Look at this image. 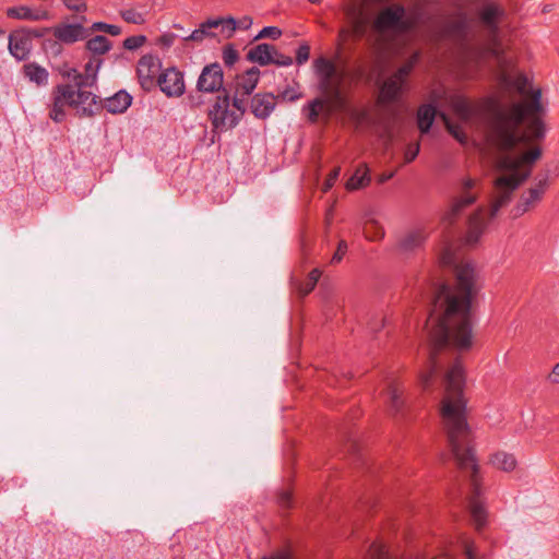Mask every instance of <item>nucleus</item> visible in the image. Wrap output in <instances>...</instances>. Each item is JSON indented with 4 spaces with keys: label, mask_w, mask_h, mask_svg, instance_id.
<instances>
[{
    "label": "nucleus",
    "mask_w": 559,
    "mask_h": 559,
    "mask_svg": "<svg viewBox=\"0 0 559 559\" xmlns=\"http://www.w3.org/2000/svg\"><path fill=\"white\" fill-rule=\"evenodd\" d=\"M445 396L442 401L443 419L448 444L457 467L469 477L472 493L469 512L477 530L487 520V511L480 500L478 465L473 447V433L466 419V403L463 399L464 371L456 361L445 374Z\"/></svg>",
    "instance_id": "nucleus-3"
},
{
    "label": "nucleus",
    "mask_w": 559,
    "mask_h": 559,
    "mask_svg": "<svg viewBox=\"0 0 559 559\" xmlns=\"http://www.w3.org/2000/svg\"><path fill=\"white\" fill-rule=\"evenodd\" d=\"M369 555L372 559H393L390 557L384 545L372 543L369 547Z\"/></svg>",
    "instance_id": "nucleus-44"
},
{
    "label": "nucleus",
    "mask_w": 559,
    "mask_h": 559,
    "mask_svg": "<svg viewBox=\"0 0 559 559\" xmlns=\"http://www.w3.org/2000/svg\"><path fill=\"white\" fill-rule=\"evenodd\" d=\"M247 96H241V93H238L236 90V93L233 97V106L237 111V115H240V119L242 118L243 114L246 112V98Z\"/></svg>",
    "instance_id": "nucleus-48"
},
{
    "label": "nucleus",
    "mask_w": 559,
    "mask_h": 559,
    "mask_svg": "<svg viewBox=\"0 0 559 559\" xmlns=\"http://www.w3.org/2000/svg\"><path fill=\"white\" fill-rule=\"evenodd\" d=\"M370 182L368 169L364 166L358 168L355 174L346 182L347 190H358L366 187Z\"/></svg>",
    "instance_id": "nucleus-32"
},
{
    "label": "nucleus",
    "mask_w": 559,
    "mask_h": 559,
    "mask_svg": "<svg viewBox=\"0 0 559 559\" xmlns=\"http://www.w3.org/2000/svg\"><path fill=\"white\" fill-rule=\"evenodd\" d=\"M132 103V96L126 91H119L114 96L106 98L105 107L110 114L124 112Z\"/></svg>",
    "instance_id": "nucleus-22"
},
{
    "label": "nucleus",
    "mask_w": 559,
    "mask_h": 559,
    "mask_svg": "<svg viewBox=\"0 0 559 559\" xmlns=\"http://www.w3.org/2000/svg\"><path fill=\"white\" fill-rule=\"evenodd\" d=\"M403 85L404 82L399 80V78L396 79L393 75L390 76L383 82L381 86L380 97L382 98V100L388 103L395 102L402 93Z\"/></svg>",
    "instance_id": "nucleus-24"
},
{
    "label": "nucleus",
    "mask_w": 559,
    "mask_h": 559,
    "mask_svg": "<svg viewBox=\"0 0 559 559\" xmlns=\"http://www.w3.org/2000/svg\"><path fill=\"white\" fill-rule=\"evenodd\" d=\"M32 40L24 31H15L9 35L10 53L19 61L27 59Z\"/></svg>",
    "instance_id": "nucleus-17"
},
{
    "label": "nucleus",
    "mask_w": 559,
    "mask_h": 559,
    "mask_svg": "<svg viewBox=\"0 0 559 559\" xmlns=\"http://www.w3.org/2000/svg\"><path fill=\"white\" fill-rule=\"evenodd\" d=\"M448 29L453 34H463L466 29V20L465 17H461L459 20L452 21L448 24Z\"/></svg>",
    "instance_id": "nucleus-50"
},
{
    "label": "nucleus",
    "mask_w": 559,
    "mask_h": 559,
    "mask_svg": "<svg viewBox=\"0 0 559 559\" xmlns=\"http://www.w3.org/2000/svg\"><path fill=\"white\" fill-rule=\"evenodd\" d=\"M439 115H440V117H441V119H442V121H443V123H444V126H445V128H447L448 132H449V133H450V134H451L455 140H457L460 143H462V144L466 143V141H467V135H466V133L462 130V128H461L460 126H457V124H454L445 114L441 112V114H439Z\"/></svg>",
    "instance_id": "nucleus-36"
},
{
    "label": "nucleus",
    "mask_w": 559,
    "mask_h": 559,
    "mask_svg": "<svg viewBox=\"0 0 559 559\" xmlns=\"http://www.w3.org/2000/svg\"><path fill=\"white\" fill-rule=\"evenodd\" d=\"M275 47L270 44H259L247 53V59L262 67L272 64Z\"/></svg>",
    "instance_id": "nucleus-20"
},
{
    "label": "nucleus",
    "mask_w": 559,
    "mask_h": 559,
    "mask_svg": "<svg viewBox=\"0 0 559 559\" xmlns=\"http://www.w3.org/2000/svg\"><path fill=\"white\" fill-rule=\"evenodd\" d=\"M222 20H207L206 22L202 23L201 26L197 29H194L189 36L185 37V40H192V41H202L207 36H213V34L210 33L211 28H215L218 25H221Z\"/></svg>",
    "instance_id": "nucleus-31"
},
{
    "label": "nucleus",
    "mask_w": 559,
    "mask_h": 559,
    "mask_svg": "<svg viewBox=\"0 0 559 559\" xmlns=\"http://www.w3.org/2000/svg\"><path fill=\"white\" fill-rule=\"evenodd\" d=\"M221 20H222L221 24L226 25V27L228 29H230L231 32L237 29V20H235L234 17H227V19H221Z\"/></svg>",
    "instance_id": "nucleus-61"
},
{
    "label": "nucleus",
    "mask_w": 559,
    "mask_h": 559,
    "mask_svg": "<svg viewBox=\"0 0 559 559\" xmlns=\"http://www.w3.org/2000/svg\"><path fill=\"white\" fill-rule=\"evenodd\" d=\"M428 237L425 227H416L408 230L399 241V249L402 252H413L420 248Z\"/></svg>",
    "instance_id": "nucleus-18"
},
{
    "label": "nucleus",
    "mask_w": 559,
    "mask_h": 559,
    "mask_svg": "<svg viewBox=\"0 0 559 559\" xmlns=\"http://www.w3.org/2000/svg\"><path fill=\"white\" fill-rule=\"evenodd\" d=\"M542 92H532L527 103H513L504 107L492 97H485L473 103L461 94L449 98L454 114L465 123L477 118L486 122V135L490 144L500 151H512L518 144H528L534 140H542L546 134V127L536 115L543 111Z\"/></svg>",
    "instance_id": "nucleus-2"
},
{
    "label": "nucleus",
    "mask_w": 559,
    "mask_h": 559,
    "mask_svg": "<svg viewBox=\"0 0 559 559\" xmlns=\"http://www.w3.org/2000/svg\"><path fill=\"white\" fill-rule=\"evenodd\" d=\"M53 104L49 112V117L56 121L61 122L64 119V106H69V100H72V95L67 85H57L52 91Z\"/></svg>",
    "instance_id": "nucleus-16"
},
{
    "label": "nucleus",
    "mask_w": 559,
    "mask_h": 559,
    "mask_svg": "<svg viewBox=\"0 0 559 559\" xmlns=\"http://www.w3.org/2000/svg\"><path fill=\"white\" fill-rule=\"evenodd\" d=\"M70 94L72 95V100H69V107H72L76 110L79 116L92 117L95 115L96 110L99 109L97 104V96L92 92L84 91V87H75L72 84H66Z\"/></svg>",
    "instance_id": "nucleus-12"
},
{
    "label": "nucleus",
    "mask_w": 559,
    "mask_h": 559,
    "mask_svg": "<svg viewBox=\"0 0 559 559\" xmlns=\"http://www.w3.org/2000/svg\"><path fill=\"white\" fill-rule=\"evenodd\" d=\"M438 115L437 108L431 104H425L419 106L417 110V126L423 134L430 131V128Z\"/></svg>",
    "instance_id": "nucleus-23"
},
{
    "label": "nucleus",
    "mask_w": 559,
    "mask_h": 559,
    "mask_svg": "<svg viewBox=\"0 0 559 559\" xmlns=\"http://www.w3.org/2000/svg\"><path fill=\"white\" fill-rule=\"evenodd\" d=\"M501 79L506 85H511L515 87L520 94H525L526 88L530 84L528 79L523 73L518 74L514 80H512L507 74H503Z\"/></svg>",
    "instance_id": "nucleus-39"
},
{
    "label": "nucleus",
    "mask_w": 559,
    "mask_h": 559,
    "mask_svg": "<svg viewBox=\"0 0 559 559\" xmlns=\"http://www.w3.org/2000/svg\"><path fill=\"white\" fill-rule=\"evenodd\" d=\"M341 173V168L336 167L334 168L330 175L328 176L325 182H324V191H328L330 188L333 187L334 182L337 180Z\"/></svg>",
    "instance_id": "nucleus-55"
},
{
    "label": "nucleus",
    "mask_w": 559,
    "mask_h": 559,
    "mask_svg": "<svg viewBox=\"0 0 559 559\" xmlns=\"http://www.w3.org/2000/svg\"><path fill=\"white\" fill-rule=\"evenodd\" d=\"M465 555H466V558L467 559H475V554H474V550L471 546L466 545L465 546Z\"/></svg>",
    "instance_id": "nucleus-63"
},
{
    "label": "nucleus",
    "mask_w": 559,
    "mask_h": 559,
    "mask_svg": "<svg viewBox=\"0 0 559 559\" xmlns=\"http://www.w3.org/2000/svg\"><path fill=\"white\" fill-rule=\"evenodd\" d=\"M197 90L201 93H227L224 87V72L218 62L206 64L197 81Z\"/></svg>",
    "instance_id": "nucleus-10"
},
{
    "label": "nucleus",
    "mask_w": 559,
    "mask_h": 559,
    "mask_svg": "<svg viewBox=\"0 0 559 559\" xmlns=\"http://www.w3.org/2000/svg\"><path fill=\"white\" fill-rule=\"evenodd\" d=\"M53 37L66 45H72L76 41L85 40L91 36V29H87L82 23H59L52 27Z\"/></svg>",
    "instance_id": "nucleus-13"
},
{
    "label": "nucleus",
    "mask_w": 559,
    "mask_h": 559,
    "mask_svg": "<svg viewBox=\"0 0 559 559\" xmlns=\"http://www.w3.org/2000/svg\"><path fill=\"white\" fill-rule=\"evenodd\" d=\"M477 181L473 178H463L456 189V195L452 200L450 210L443 216V223L448 226L454 224L463 211L474 204L478 199V193L474 191Z\"/></svg>",
    "instance_id": "nucleus-7"
},
{
    "label": "nucleus",
    "mask_w": 559,
    "mask_h": 559,
    "mask_svg": "<svg viewBox=\"0 0 559 559\" xmlns=\"http://www.w3.org/2000/svg\"><path fill=\"white\" fill-rule=\"evenodd\" d=\"M7 15L11 19H16V20L38 21V20L43 19L45 14L34 12L28 7L21 5V7L8 8Z\"/></svg>",
    "instance_id": "nucleus-30"
},
{
    "label": "nucleus",
    "mask_w": 559,
    "mask_h": 559,
    "mask_svg": "<svg viewBox=\"0 0 559 559\" xmlns=\"http://www.w3.org/2000/svg\"><path fill=\"white\" fill-rule=\"evenodd\" d=\"M440 263L453 269L455 285L441 284L433 290L425 325L428 336L427 365L419 376L424 389L438 373L437 355L440 352L450 345L459 350H467L473 344L471 305L478 289L475 266L469 261L459 260L451 247L444 248Z\"/></svg>",
    "instance_id": "nucleus-1"
},
{
    "label": "nucleus",
    "mask_w": 559,
    "mask_h": 559,
    "mask_svg": "<svg viewBox=\"0 0 559 559\" xmlns=\"http://www.w3.org/2000/svg\"><path fill=\"white\" fill-rule=\"evenodd\" d=\"M62 2L72 11L81 12L86 10V4L83 0H62Z\"/></svg>",
    "instance_id": "nucleus-54"
},
{
    "label": "nucleus",
    "mask_w": 559,
    "mask_h": 559,
    "mask_svg": "<svg viewBox=\"0 0 559 559\" xmlns=\"http://www.w3.org/2000/svg\"><path fill=\"white\" fill-rule=\"evenodd\" d=\"M320 276H321V271L319 269H313L309 273L306 282L300 285L299 289H300L301 295L305 296V295H308L310 292H312L320 278Z\"/></svg>",
    "instance_id": "nucleus-42"
},
{
    "label": "nucleus",
    "mask_w": 559,
    "mask_h": 559,
    "mask_svg": "<svg viewBox=\"0 0 559 559\" xmlns=\"http://www.w3.org/2000/svg\"><path fill=\"white\" fill-rule=\"evenodd\" d=\"M272 64H276L278 67H289L293 64V58L286 55L281 53L275 48V53H273Z\"/></svg>",
    "instance_id": "nucleus-49"
},
{
    "label": "nucleus",
    "mask_w": 559,
    "mask_h": 559,
    "mask_svg": "<svg viewBox=\"0 0 559 559\" xmlns=\"http://www.w3.org/2000/svg\"><path fill=\"white\" fill-rule=\"evenodd\" d=\"M342 80V76L337 79H335V76L333 79L319 78V88L329 99L335 102L341 100Z\"/></svg>",
    "instance_id": "nucleus-25"
},
{
    "label": "nucleus",
    "mask_w": 559,
    "mask_h": 559,
    "mask_svg": "<svg viewBox=\"0 0 559 559\" xmlns=\"http://www.w3.org/2000/svg\"><path fill=\"white\" fill-rule=\"evenodd\" d=\"M85 48L93 55L100 56L111 50L112 43L104 35H96L86 40Z\"/></svg>",
    "instance_id": "nucleus-28"
},
{
    "label": "nucleus",
    "mask_w": 559,
    "mask_h": 559,
    "mask_svg": "<svg viewBox=\"0 0 559 559\" xmlns=\"http://www.w3.org/2000/svg\"><path fill=\"white\" fill-rule=\"evenodd\" d=\"M310 57V47L307 44H302L299 46L296 52V62L297 64H304L308 61Z\"/></svg>",
    "instance_id": "nucleus-52"
},
{
    "label": "nucleus",
    "mask_w": 559,
    "mask_h": 559,
    "mask_svg": "<svg viewBox=\"0 0 559 559\" xmlns=\"http://www.w3.org/2000/svg\"><path fill=\"white\" fill-rule=\"evenodd\" d=\"M547 188L548 176L545 175L543 178L538 179L533 187L522 192L516 204L511 210L512 217L518 218L526 212L534 210L543 200Z\"/></svg>",
    "instance_id": "nucleus-9"
},
{
    "label": "nucleus",
    "mask_w": 559,
    "mask_h": 559,
    "mask_svg": "<svg viewBox=\"0 0 559 559\" xmlns=\"http://www.w3.org/2000/svg\"><path fill=\"white\" fill-rule=\"evenodd\" d=\"M540 156L542 150L534 147L519 156L506 155L500 158L498 167L503 174L493 181L495 193L489 216L484 207H478L469 216L464 238L467 246L478 242L489 219L493 218L500 209L511 201L513 192L530 178L533 165Z\"/></svg>",
    "instance_id": "nucleus-4"
},
{
    "label": "nucleus",
    "mask_w": 559,
    "mask_h": 559,
    "mask_svg": "<svg viewBox=\"0 0 559 559\" xmlns=\"http://www.w3.org/2000/svg\"><path fill=\"white\" fill-rule=\"evenodd\" d=\"M393 176H394V173L382 174V175L379 177V182H380V183H383V182H385V181L390 180Z\"/></svg>",
    "instance_id": "nucleus-64"
},
{
    "label": "nucleus",
    "mask_w": 559,
    "mask_h": 559,
    "mask_svg": "<svg viewBox=\"0 0 559 559\" xmlns=\"http://www.w3.org/2000/svg\"><path fill=\"white\" fill-rule=\"evenodd\" d=\"M87 29H91V34L95 32H102L111 36H119L122 32L120 26L105 22H95L91 25V27H87Z\"/></svg>",
    "instance_id": "nucleus-40"
},
{
    "label": "nucleus",
    "mask_w": 559,
    "mask_h": 559,
    "mask_svg": "<svg viewBox=\"0 0 559 559\" xmlns=\"http://www.w3.org/2000/svg\"><path fill=\"white\" fill-rule=\"evenodd\" d=\"M325 100L322 98H314L304 109L308 110L307 118L310 122L316 123L319 118L320 110L323 108Z\"/></svg>",
    "instance_id": "nucleus-41"
},
{
    "label": "nucleus",
    "mask_w": 559,
    "mask_h": 559,
    "mask_svg": "<svg viewBox=\"0 0 559 559\" xmlns=\"http://www.w3.org/2000/svg\"><path fill=\"white\" fill-rule=\"evenodd\" d=\"M120 15L127 23L141 25L145 22L144 15L134 9L122 10Z\"/></svg>",
    "instance_id": "nucleus-43"
},
{
    "label": "nucleus",
    "mask_w": 559,
    "mask_h": 559,
    "mask_svg": "<svg viewBox=\"0 0 559 559\" xmlns=\"http://www.w3.org/2000/svg\"><path fill=\"white\" fill-rule=\"evenodd\" d=\"M60 74L64 79L71 80V84L74 86V88L86 87V83H88L86 79H83V74L80 73L75 68L66 67L64 69L60 70Z\"/></svg>",
    "instance_id": "nucleus-38"
},
{
    "label": "nucleus",
    "mask_w": 559,
    "mask_h": 559,
    "mask_svg": "<svg viewBox=\"0 0 559 559\" xmlns=\"http://www.w3.org/2000/svg\"><path fill=\"white\" fill-rule=\"evenodd\" d=\"M403 392H404V389L399 381L393 380L389 383L388 396H389V402H390V409L394 414H399L403 409V406H404Z\"/></svg>",
    "instance_id": "nucleus-26"
},
{
    "label": "nucleus",
    "mask_w": 559,
    "mask_h": 559,
    "mask_svg": "<svg viewBox=\"0 0 559 559\" xmlns=\"http://www.w3.org/2000/svg\"><path fill=\"white\" fill-rule=\"evenodd\" d=\"M188 102L191 108L200 107L203 104V99L200 95H189Z\"/></svg>",
    "instance_id": "nucleus-59"
},
{
    "label": "nucleus",
    "mask_w": 559,
    "mask_h": 559,
    "mask_svg": "<svg viewBox=\"0 0 559 559\" xmlns=\"http://www.w3.org/2000/svg\"><path fill=\"white\" fill-rule=\"evenodd\" d=\"M156 85L168 97H179L186 91L183 73L176 68H168L162 72L157 78Z\"/></svg>",
    "instance_id": "nucleus-14"
},
{
    "label": "nucleus",
    "mask_w": 559,
    "mask_h": 559,
    "mask_svg": "<svg viewBox=\"0 0 559 559\" xmlns=\"http://www.w3.org/2000/svg\"><path fill=\"white\" fill-rule=\"evenodd\" d=\"M176 37L177 36L173 33H166L158 38L157 43L165 48H169L170 46H173Z\"/></svg>",
    "instance_id": "nucleus-56"
},
{
    "label": "nucleus",
    "mask_w": 559,
    "mask_h": 559,
    "mask_svg": "<svg viewBox=\"0 0 559 559\" xmlns=\"http://www.w3.org/2000/svg\"><path fill=\"white\" fill-rule=\"evenodd\" d=\"M419 150V142L408 144L404 153L405 163L413 162L417 157Z\"/></svg>",
    "instance_id": "nucleus-51"
},
{
    "label": "nucleus",
    "mask_w": 559,
    "mask_h": 559,
    "mask_svg": "<svg viewBox=\"0 0 559 559\" xmlns=\"http://www.w3.org/2000/svg\"><path fill=\"white\" fill-rule=\"evenodd\" d=\"M23 74L38 86L46 85L48 83V71L36 62H28L24 64Z\"/></svg>",
    "instance_id": "nucleus-27"
},
{
    "label": "nucleus",
    "mask_w": 559,
    "mask_h": 559,
    "mask_svg": "<svg viewBox=\"0 0 559 559\" xmlns=\"http://www.w3.org/2000/svg\"><path fill=\"white\" fill-rule=\"evenodd\" d=\"M230 97L228 93L216 96L214 104L209 109L207 116L213 127V132H224L235 128L240 121V115L230 110Z\"/></svg>",
    "instance_id": "nucleus-6"
},
{
    "label": "nucleus",
    "mask_w": 559,
    "mask_h": 559,
    "mask_svg": "<svg viewBox=\"0 0 559 559\" xmlns=\"http://www.w3.org/2000/svg\"><path fill=\"white\" fill-rule=\"evenodd\" d=\"M504 10L497 3H487L479 11V20L492 37L499 33V22Z\"/></svg>",
    "instance_id": "nucleus-15"
},
{
    "label": "nucleus",
    "mask_w": 559,
    "mask_h": 559,
    "mask_svg": "<svg viewBox=\"0 0 559 559\" xmlns=\"http://www.w3.org/2000/svg\"><path fill=\"white\" fill-rule=\"evenodd\" d=\"M162 69V61L153 55H144L138 61L136 74L141 87L150 92L156 86Z\"/></svg>",
    "instance_id": "nucleus-11"
},
{
    "label": "nucleus",
    "mask_w": 559,
    "mask_h": 559,
    "mask_svg": "<svg viewBox=\"0 0 559 559\" xmlns=\"http://www.w3.org/2000/svg\"><path fill=\"white\" fill-rule=\"evenodd\" d=\"M551 381L555 383H559V362L555 365L551 372Z\"/></svg>",
    "instance_id": "nucleus-62"
},
{
    "label": "nucleus",
    "mask_w": 559,
    "mask_h": 559,
    "mask_svg": "<svg viewBox=\"0 0 559 559\" xmlns=\"http://www.w3.org/2000/svg\"><path fill=\"white\" fill-rule=\"evenodd\" d=\"M103 60L99 58H92L85 64V74H83V79H86L88 83L86 86H93L97 80V73L102 67Z\"/></svg>",
    "instance_id": "nucleus-34"
},
{
    "label": "nucleus",
    "mask_w": 559,
    "mask_h": 559,
    "mask_svg": "<svg viewBox=\"0 0 559 559\" xmlns=\"http://www.w3.org/2000/svg\"><path fill=\"white\" fill-rule=\"evenodd\" d=\"M278 503L282 508H289L290 504H292V495L289 491L285 490V491H282L280 495H278Z\"/></svg>",
    "instance_id": "nucleus-57"
},
{
    "label": "nucleus",
    "mask_w": 559,
    "mask_h": 559,
    "mask_svg": "<svg viewBox=\"0 0 559 559\" xmlns=\"http://www.w3.org/2000/svg\"><path fill=\"white\" fill-rule=\"evenodd\" d=\"M347 242L345 240H341L338 242V246H337V249L335 251V253L333 254L332 257V262L333 263H338L343 257L345 255V253L347 252Z\"/></svg>",
    "instance_id": "nucleus-53"
},
{
    "label": "nucleus",
    "mask_w": 559,
    "mask_h": 559,
    "mask_svg": "<svg viewBox=\"0 0 559 559\" xmlns=\"http://www.w3.org/2000/svg\"><path fill=\"white\" fill-rule=\"evenodd\" d=\"M490 462L493 467L503 472H511L516 467V460L514 455L504 451L496 452L491 456Z\"/></svg>",
    "instance_id": "nucleus-29"
},
{
    "label": "nucleus",
    "mask_w": 559,
    "mask_h": 559,
    "mask_svg": "<svg viewBox=\"0 0 559 559\" xmlns=\"http://www.w3.org/2000/svg\"><path fill=\"white\" fill-rule=\"evenodd\" d=\"M420 59V53L418 51L414 52L409 59L401 66L397 71L393 74L396 79L401 80L405 83L406 78L409 75V73L413 71L414 67Z\"/></svg>",
    "instance_id": "nucleus-37"
},
{
    "label": "nucleus",
    "mask_w": 559,
    "mask_h": 559,
    "mask_svg": "<svg viewBox=\"0 0 559 559\" xmlns=\"http://www.w3.org/2000/svg\"><path fill=\"white\" fill-rule=\"evenodd\" d=\"M252 25V19L248 15L246 16H242L241 19H239L237 21V28H240V29H248L250 28Z\"/></svg>",
    "instance_id": "nucleus-58"
},
{
    "label": "nucleus",
    "mask_w": 559,
    "mask_h": 559,
    "mask_svg": "<svg viewBox=\"0 0 559 559\" xmlns=\"http://www.w3.org/2000/svg\"><path fill=\"white\" fill-rule=\"evenodd\" d=\"M146 43V36L135 35L130 36L123 40V48L127 50H136Z\"/></svg>",
    "instance_id": "nucleus-46"
},
{
    "label": "nucleus",
    "mask_w": 559,
    "mask_h": 559,
    "mask_svg": "<svg viewBox=\"0 0 559 559\" xmlns=\"http://www.w3.org/2000/svg\"><path fill=\"white\" fill-rule=\"evenodd\" d=\"M314 69L319 78L333 79L336 75L335 64L324 57L316 59Z\"/></svg>",
    "instance_id": "nucleus-33"
},
{
    "label": "nucleus",
    "mask_w": 559,
    "mask_h": 559,
    "mask_svg": "<svg viewBox=\"0 0 559 559\" xmlns=\"http://www.w3.org/2000/svg\"><path fill=\"white\" fill-rule=\"evenodd\" d=\"M364 234L368 240L378 241L384 237V229L377 221L369 219L365 224Z\"/></svg>",
    "instance_id": "nucleus-35"
},
{
    "label": "nucleus",
    "mask_w": 559,
    "mask_h": 559,
    "mask_svg": "<svg viewBox=\"0 0 559 559\" xmlns=\"http://www.w3.org/2000/svg\"><path fill=\"white\" fill-rule=\"evenodd\" d=\"M282 35V31L276 26H265L263 27L260 33L255 36L254 39H261V38H272L277 39Z\"/></svg>",
    "instance_id": "nucleus-47"
},
{
    "label": "nucleus",
    "mask_w": 559,
    "mask_h": 559,
    "mask_svg": "<svg viewBox=\"0 0 559 559\" xmlns=\"http://www.w3.org/2000/svg\"><path fill=\"white\" fill-rule=\"evenodd\" d=\"M344 15L349 24V28H341L338 32L340 37L345 40L352 36L356 39H361L367 36L369 27V15L366 11L365 1H352L343 7Z\"/></svg>",
    "instance_id": "nucleus-5"
},
{
    "label": "nucleus",
    "mask_w": 559,
    "mask_h": 559,
    "mask_svg": "<svg viewBox=\"0 0 559 559\" xmlns=\"http://www.w3.org/2000/svg\"><path fill=\"white\" fill-rule=\"evenodd\" d=\"M260 70L257 67H252L247 70L246 73L238 78L236 90L241 93V96H249L259 82Z\"/></svg>",
    "instance_id": "nucleus-21"
},
{
    "label": "nucleus",
    "mask_w": 559,
    "mask_h": 559,
    "mask_svg": "<svg viewBox=\"0 0 559 559\" xmlns=\"http://www.w3.org/2000/svg\"><path fill=\"white\" fill-rule=\"evenodd\" d=\"M275 108V97L272 94H257L251 99V111L260 119H265Z\"/></svg>",
    "instance_id": "nucleus-19"
},
{
    "label": "nucleus",
    "mask_w": 559,
    "mask_h": 559,
    "mask_svg": "<svg viewBox=\"0 0 559 559\" xmlns=\"http://www.w3.org/2000/svg\"><path fill=\"white\" fill-rule=\"evenodd\" d=\"M405 14V8L401 4L385 7L372 21L371 27L378 34H383L388 31L405 32L409 28Z\"/></svg>",
    "instance_id": "nucleus-8"
},
{
    "label": "nucleus",
    "mask_w": 559,
    "mask_h": 559,
    "mask_svg": "<svg viewBox=\"0 0 559 559\" xmlns=\"http://www.w3.org/2000/svg\"><path fill=\"white\" fill-rule=\"evenodd\" d=\"M239 59L238 51L233 45H226L223 49V60L227 67H233Z\"/></svg>",
    "instance_id": "nucleus-45"
},
{
    "label": "nucleus",
    "mask_w": 559,
    "mask_h": 559,
    "mask_svg": "<svg viewBox=\"0 0 559 559\" xmlns=\"http://www.w3.org/2000/svg\"><path fill=\"white\" fill-rule=\"evenodd\" d=\"M370 330L373 332L380 331L384 326V318H377L374 319V322L371 321L369 323Z\"/></svg>",
    "instance_id": "nucleus-60"
}]
</instances>
